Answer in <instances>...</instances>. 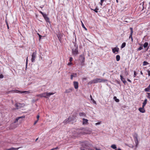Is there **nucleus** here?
Here are the masks:
<instances>
[{
	"label": "nucleus",
	"mask_w": 150,
	"mask_h": 150,
	"mask_svg": "<svg viewBox=\"0 0 150 150\" xmlns=\"http://www.w3.org/2000/svg\"><path fill=\"white\" fill-rule=\"evenodd\" d=\"M25 117V116H23L21 117H19L16 118L15 120V121L14 122V123H15L18 121L20 118H24Z\"/></svg>",
	"instance_id": "obj_18"
},
{
	"label": "nucleus",
	"mask_w": 150,
	"mask_h": 150,
	"mask_svg": "<svg viewBox=\"0 0 150 150\" xmlns=\"http://www.w3.org/2000/svg\"><path fill=\"white\" fill-rule=\"evenodd\" d=\"M24 105V104L21 103H17L15 104V106L16 107V108L17 109L21 108Z\"/></svg>",
	"instance_id": "obj_6"
},
{
	"label": "nucleus",
	"mask_w": 150,
	"mask_h": 150,
	"mask_svg": "<svg viewBox=\"0 0 150 150\" xmlns=\"http://www.w3.org/2000/svg\"><path fill=\"white\" fill-rule=\"evenodd\" d=\"M54 93H47L45 92L42 93V97H44L45 98H48L50 96L53 95Z\"/></svg>",
	"instance_id": "obj_3"
},
{
	"label": "nucleus",
	"mask_w": 150,
	"mask_h": 150,
	"mask_svg": "<svg viewBox=\"0 0 150 150\" xmlns=\"http://www.w3.org/2000/svg\"><path fill=\"white\" fill-rule=\"evenodd\" d=\"M76 43L74 44V46L75 47V49H73L72 50V53L73 55H76L79 54V51L78 50V47L76 46Z\"/></svg>",
	"instance_id": "obj_2"
},
{
	"label": "nucleus",
	"mask_w": 150,
	"mask_h": 150,
	"mask_svg": "<svg viewBox=\"0 0 150 150\" xmlns=\"http://www.w3.org/2000/svg\"><path fill=\"white\" fill-rule=\"evenodd\" d=\"M120 56L119 55H117L116 56V59L117 61H118L120 60Z\"/></svg>",
	"instance_id": "obj_23"
},
{
	"label": "nucleus",
	"mask_w": 150,
	"mask_h": 150,
	"mask_svg": "<svg viewBox=\"0 0 150 150\" xmlns=\"http://www.w3.org/2000/svg\"><path fill=\"white\" fill-rule=\"evenodd\" d=\"M72 63L71 62H69L68 64V65H72Z\"/></svg>",
	"instance_id": "obj_48"
},
{
	"label": "nucleus",
	"mask_w": 150,
	"mask_h": 150,
	"mask_svg": "<svg viewBox=\"0 0 150 150\" xmlns=\"http://www.w3.org/2000/svg\"><path fill=\"white\" fill-rule=\"evenodd\" d=\"M129 147H134V146L133 145H131L130 146H129Z\"/></svg>",
	"instance_id": "obj_61"
},
{
	"label": "nucleus",
	"mask_w": 150,
	"mask_h": 150,
	"mask_svg": "<svg viewBox=\"0 0 150 150\" xmlns=\"http://www.w3.org/2000/svg\"><path fill=\"white\" fill-rule=\"evenodd\" d=\"M36 53L35 52H34L33 53L31 59V61L32 62H34L35 61L36 58Z\"/></svg>",
	"instance_id": "obj_7"
},
{
	"label": "nucleus",
	"mask_w": 150,
	"mask_h": 150,
	"mask_svg": "<svg viewBox=\"0 0 150 150\" xmlns=\"http://www.w3.org/2000/svg\"><path fill=\"white\" fill-rule=\"evenodd\" d=\"M28 91H23L21 93H26Z\"/></svg>",
	"instance_id": "obj_60"
},
{
	"label": "nucleus",
	"mask_w": 150,
	"mask_h": 150,
	"mask_svg": "<svg viewBox=\"0 0 150 150\" xmlns=\"http://www.w3.org/2000/svg\"><path fill=\"white\" fill-rule=\"evenodd\" d=\"M91 97V100L93 101V103L96 104V102L94 100V99L92 98V96H90Z\"/></svg>",
	"instance_id": "obj_32"
},
{
	"label": "nucleus",
	"mask_w": 150,
	"mask_h": 150,
	"mask_svg": "<svg viewBox=\"0 0 150 150\" xmlns=\"http://www.w3.org/2000/svg\"><path fill=\"white\" fill-rule=\"evenodd\" d=\"M100 124V122H98L96 124V125H99Z\"/></svg>",
	"instance_id": "obj_56"
},
{
	"label": "nucleus",
	"mask_w": 150,
	"mask_h": 150,
	"mask_svg": "<svg viewBox=\"0 0 150 150\" xmlns=\"http://www.w3.org/2000/svg\"><path fill=\"white\" fill-rule=\"evenodd\" d=\"M91 9L94 11L96 13H97L98 12V9L97 8V7L94 10H93L92 9Z\"/></svg>",
	"instance_id": "obj_34"
},
{
	"label": "nucleus",
	"mask_w": 150,
	"mask_h": 150,
	"mask_svg": "<svg viewBox=\"0 0 150 150\" xmlns=\"http://www.w3.org/2000/svg\"><path fill=\"white\" fill-rule=\"evenodd\" d=\"M120 77L121 80L124 84H125L127 83V81H125V79L121 75H120Z\"/></svg>",
	"instance_id": "obj_14"
},
{
	"label": "nucleus",
	"mask_w": 150,
	"mask_h": 150,
	"mask_svg": "<svg viewBox=\"0 0 150 150\" xmlns=\"http://www.w3.org/2000/svg\"><path fill=\"white\" fill-rule=\"evenodd\" d=\"M143 49V47L140 46L139 48L137 49V51H139Z\"/></svg>",
	"instance_id": "obj_35"
},
{
	"label": "nucleus",
	"mask_w": 150,
	"mask_h": 150,
	"mask_svg": "<svg viewBox=\"0 0 150 150\" xmlns=\"http://www.w3.org/2000/svg\"><path fill=\"white\" fill-rule=\"evenodd\" d=\"M95 149L96 150H101L100 149H98L97 148H96Z\"/></svg>",
	"instance_id": "obj_59"
},
{
	"label": "nucleus",
	"mask_w": 150,
	"mask_h": 150,
	"mask_svg": "<svg viewBox=\"0 0 150 150\" xmlns=\"http://www.w3.org/2000/svg\"><path fill=\"white\" fill-rule=\"evenodd\" d=\"M150 89V84L149 85V86L147 88H146L144 89V91H145L148 92V91H149Z\"/></svg>",
	"instance_id": "obj_21"
},
{
	"label": "nucleus",
	"mask_w": 150,
	"mask_h": 150,
	"mask_svg": "<svg viewBox=\"0 0 150 150\" xmlns=\"http://www.w3.org/2000/svg\"><path fill=\"white\" fill-rule=\"evenodd\" d=\"M67 119L68 121V122H69L71 121V118L70 116L68 117V118Z\"/></svg>",
	"instance_id": "obj_33"
},
{
	"label": "nucleus",
	"mask_w": 150,
	"mask_h": 150,
	"mask_svg": "<svg viewBox=\"0 0 150 150\" xmlns=\"http://www.w3.org/2000/svg\"><path fill=\"white\" fill-rule=\"evenodd\" d=\"M82 146L83 148H85L88 149H90V148L92 147V145L89 144L82 142Z\"/></svg>",
	"instance_id": "obj_4"
},
{
	"label": "nucleus",
	"mask_w": 150,
	"mask_h": 150,
	"mask_svg": "<svg viewBox=\"0 0 150 150\" xmlns=\"http://www.w3.org/2000/svg\"><path fill=\"white\" fill-rule=\"evenodd\" d=\"M126 43L125 42H123L121 46V47L122 48L125 47L126 45Z\"/></svg>",
	"instance_id": "obj_25"
},
{
	"label": "nucleus",
	"mask_w": 150,
	"mask_h": 150,
	"mask_svg": "<svg viewBox=\"0 0 150 150\" xmlns=\"http://www.w3.org/2000/svg\"><path fill=\"white\" fill-rule=\"evenodd\" d=\"M73 76L72 75H71V80H72L73 79Z\"/></svg>",
	"instance_id": "obj_58"
},
{
	"label": "nucleus",
	"mask_w": 150,
	"mask_h": 150,
	"mask_svg": "<svg viewBox=\"0 0 150 150\" xmlns=\"http://www.w3.org/2000/svg\"><path fill=\"white\" fill-rule=\"evenodd\" d=\"M73 58L72 57H70L69 58V61L70 62H71L72 61Z\"/></svg>",
	"instance_id": "obj_41"
},
{
	"label": "nucleus",
	"mask_w": 150,
	"mask_h": 150,
	"mask_svg": "<svg viewBox=\"0 0 150 150\" xmlns=\"http://www.w3.org/2000/svg\"><path fill=\"white\" fill-rule=\"evenodd\" d=\"M136 75H137L136 72L135 71H134V77H135Z\"/></svg>",
	"instance_id": "obj_43"
},
{
	"label": "nucleus",
	"mask_w": 150,
	"mask_h": 150,
	"mask_svg": "<svg viewBox=\"0 0 150 150\" xmlns=\"http://www.w3.org/2000/svg\"><path fill=\"white\" fill-rule=\"evenodd\" d=\"M113 99L117 102H118L120 101L118 99H117L116 96H114L113 97Z\"/></svg>",
	"instance_id": "obj_22"
},
{
	"label": "nucleus",
	"mask_w": 150,
	"mask_h": 150,
	"mask_svg": "<svg viewBox=\"0 0 150 150\" xmlns=\"http://www.w3.org/2000/svg\"><path fill=\"white\" fill-rule=\"evenodd\" d=\"M88 120L87 119L83 118V124H86L88 123Z\"/></svg>",
	"instance_id": "obj_17"
},
{
	"label": "nucleus",
	"mask_w": 150,
	"mask_h": 150,
	"mask_svg": "<svg viewBox=\"0 0 150 150\" xmlns=\"http://www.w3.org/2000/svg\"><path fill=\"white\" fill-rule=\"evenodd\" d=\"M37 34L39 37V39L40 40L41 39L42 36L41 35H40L39 33H38Z\"/></svg>",
	"instance_id": "obj_39"
},
{
	"label": "nucleus",
	"mask_w": 150,
	"mask_h": 150,
	"mask_svg": "<svg viewBox=\"0 0 150 150\" xmlns=\"http://www.w3.org/2000/svg\"><path fill=\"white\" fill-rule=\"evenodd\" d=\"M127 80L129 82H130V83L132 82L131 81L130 79H127Z\"/></svg>",
	"instance_id": "obj_55"
},
{
	"label": "nucleus",
	"mask_w": 150,
	"mask_h": 150,
	"mask_svg": "<svg viewBox=\"0 0 150 150\" xmlns=\"http://www.w3.org/2000/svg\"><path fill=\"white\" fill-rule=\"evenodd\" d=\"M92 84L93 83H97V80L96 79H95L93 80H91Z\"/></svg>",
	"instance_id": "obj_27"
},
{
	"label": "nucleus",
	"mask_w": 150,
	"mask_h": 150,
	"mask_svg": "<svg viewBox=\"0 0 150 150\" xmlns=\"http://www.w3.org/2000/svg\"><path fill=\"white\" fill-rule=\"evenodd\" d=\"M135 144H136V147H137V144L138 143V141H135Z\"/></svg>",
	"instance_id": "obj_51"
},
{
	"label": "nucleus",
	"mask_w": 150,
	"mask_h": 150,
	"mask_svg": "<svg viewBox=\"0 0 150 150\" xmlns=\"http://www.w3.org/2000/svg\"><path fill=\"white\" fill-rule=\"evenodd\" d=\"M148 45V43L147 42H145L143 45V46L144 48L146 47Z\"/></svg>",
	"instance_id": "obj_24"
},
{
	"label": "nucleus",
	"mask_w": 150,
	"mask_h": 150,
	"mask_svg": "<svg viewBox=\"0 0 150 150\" xmlns=\"http://www.w3.org/2000/svg\"><path fill=\"white\" fill-rule=\"evenodd\" d=\"M116 82L117 83L119 84H120V82L119 81H118V80H116Z\"/></svg>",
	"instance_id": "obj_45"
},
{
	"label": "nucleus",
	"mask_w": 150,
	"mask_h": 150,
	"mask_svg": "<svg viewBox=\"0 0 150 150\" xmlns=\"http://www.w3.org/2000/svg\"><path fill=\"white\" fill-rule=\"evenodd\" d=\"M5 22H6V25H8V22H7V20H5Z\"/></svg>",
	"instance_id": "obj_57"
},
{
	"label": "nucleus",
	"mask_w": 150,
	"mask_h": 150,
	"mask_svg": "<svg viewBox=\"0 0 150 150\" xmlns=\"http://www.w3.org/2000/svg\"><path fill=\"white\" fill-rule=\"evenodd\" d=\"M43 17L47 23H50V19L47 16V15L46 14Z\"/></svg>",
	"instance_id": "obj_9"
},
{
	"label": "nucleus",
	"mask_w": 150,
	"mask_h": 150,
	"mask_svg": "<svg viewBox=\"0 0 150 150\" xmlns=\"http://www.w3.org/2000/svg\"><path fill=\"white\" fill-rule=\"evenodd\" d=\"M149 64V63L148 62L145 61H144L143 62V66L146 65L148 64Z\"/></svg>",
	"instance_id": "obj_28"
},
{
	"label": "nucleus",
	"mask_w": 150,
	"mask_h": 150,
	"mask_svg": "<svg viewBox=\"0 0 150 150\" xmlns=\"http://www.w3.org/2000/svg\"><path fill=\"white\" fill-rule=\"evenodd\" d=\"M130 30V37H132V34L133 33V29L132 28L130 27L129 28Z\"/></svg>",
	"instance_id": "obj_20"
},
{
	"label": "nucleus",
	"mask_w": 150,
	"mask_h": 150,
	"mask_svg": "<svg viewBox=\"0 0 150 150\" xmlns=\"http://www.w3.org/2000/svg\"><path fill=\"white\" fill-rule=\"evenodd\" d=\"M147 99H146L144 100L142 106L144 107L146 105V104L147 102Z\"/></svg>",
	"instance_id": "obj_19"
},
{
	"label": "nucleus",
	"mask_w": 150,
	"mask_h": 150,
	"mask_svg": "<svg viewBox=\"0 0 150 150\" xmlns=\"http://www.w3.org/2000/svg\"><path fill=\"white\" fill-rule=\"evenodd\" d=\"M79 60L81 62V65L83 66L84 65L85 57L83 55L80 56Z\"/></svg>",
	"instance_id": "obj_5"
},
{
	"label": "nucleus",
	"mask_w": 150,
	"mask_h": 150,
	"mask_svg": "<svg viewBox=\"0 0 150 150\" xmlns=\"http://www.w3.org/2000/svg\"><path fill=\"white\" fill-rule=\"evenodd\" d=\"M71 75L73 76V77H77V74L76 73H73Z\"/></svg>",
	"instance_id": "obj_31"
},
{
	"label": "nucleus",
	"mask_w": 150,
	"mask_h": 150,
	"mask_svg": "<svg viewBox=\"0 0 150 150\" xmlns=\"http://www.w3.org/2000/svg\"><path fill=\"white\" fill-rule=\"evenodd\" d=\"M115 150H122L120 148H118V149H115Z\"/></svg>",
	"instance_id": "obj_64"
},
{
	"label": "nucleus",
	"mask_w": 150,
	"mask_h": 150,
	"mask_svg": "<svg viewBox=\"0 0 150 150\" xmlns=\"http://www.w3.org/2000/svg\"><path fill=\"white\" fill-rule=\"evenodd\" d=\"M147 94H148V96H147L148 98H149L150 99V93H147Z\"/></svg>",
	"instance_id": "obj_47"
},
{
	"label": "nucleus",
	"mask_w": 150,
	"mask_h": 150,
	"mask_svg": "<svg viewBox=\"0 0 150 150\" xmlns=\"http://www.w3.org/2000/svg\"><path fill=\"white\" fill-rule=\"evenodd\" d=\"M28 56L27 57V58H26V65H27V63H28Z\"/></svg>",
	"instance_id": "obj_50"
},
{
	"label": "nucleus",
	"mask_w": 150,
	"mask_h": 150,
	"mask_svg": "<svg viewBox=\"0 0 150 150\" xmlns=\"http://www.w3.org/2000/svg\"><path fill=\"white\" fill-rule=\"evenodd\" d=\"M74 86L75 89H77L78 88L79 83L77 81H74L73 82Z\"/></svg>",
	"instance_id": "obj_11"
},
{
	"label": "nucleus",
	"mask_w": 150,
	"mask_h": 150,
	"mask_svg": "<svg viewBox=\"0 0 150 150\" xmlns=\"http://www.w3.org/2000/svg\"><path fill=\"white\" fill-rule=\"evenodd\" d=\"M39 117H40V116H39V115H37V120H38Z\"/></svg>",
	"instance_id": "obj_54"
},
{
	"label": "nucleus",
	"mask_w": 150,
	"mask_h": 150,
	"mask_svg": "<svg viewBox=\"0 0 150 150\" xmlns=\"http://www.w3.org/2000/svg\"><path fill=\"white\" fill-rule=\"evenodd\" d=\"M58 38L59 39V40L60 42V41H61V38H60V35H58Z\"/></svg>",
	"instance_id": "obj_42"
},
{
	"label": "nucleus",
	"mask_w": 150,
	"mask_h": 150,
	"mask_svg": "<svg viewBox=\"0 0 150 150\" xmlns=\"http://www.w3.org/2000/svg\"><path fill=\"white\" fill-rule=\"evenodd\" d=\"M112 51L114 53H115L116 52H118L119 51V49L117 47H115L114 48H112Z\"/></svg>",
	"instance_id": "obj_10"
},
{
	"label": "nucleus",
	"mask_w": 150,
	"mask_h": 150,
	"mask_svg": "<svg viewBox=\"0 0 150 150\" xmlns=\"http://www.w3.org/2000/svg\"><path fill=\"white\" fill-rule=\"evenodd\" d=\"M111 147L113 149H116V148H117L116 145L115 144L112 145L111 146Z\"/></svg>",
	"instance_id": "obj_26"
},
{
	"label": "nucleus",
	"mask_w": 150,
	"mask_h": 150,
	"mask_svg": "<svg viewBox=\"0 0 150 150\" xmlns=\"http://www.w3.org/2000/svg\"><path fill=\"white\" fill-rule=\"evenodd\" d=\"M80 150H85L84 149H83L81 147L80 149Z\"/></svg>",
	"instance_id": "obj_63"
},
{
	"label": "nucleus",
	"mask_w": 150,
	"mask_h": 150,
	"mask_svg": "<svg viewBox=\"0 0 150 150\" xmlns=\"http://www.w3.org/2000/svg\"><path fill=\"white\" fill-rule=\"evenodd\" d=\"M80 129L82 130L80 132L81 134H90L92 132L91 129L87 128H81Z\"/></svg>",
	"instance_id": "obj_1"
},
{
	"label": "nucleus",
	"mask_w": 150,
	"mask_h": 150,
	"mask_svg": "<svg viewBox=\"0 0 150 150\" xmlns=\"http://www.w3.org/2000/svg\"><path fill=\"white\" fill-rule=\"evenodd\" d=\"M79 115L80 116H84L85 115V113L83 112H80Z\"/></svg>",
	"instance_id": "obj_29"
},
{
	"label": "nucleus",
	"mask_w": 150,
	"mask_h": 150,
	"mask_svg": "<svg viewBox=\"0 0 150 150\" xmlns=\"http://www.w3.org/2000/svg\"><path fill=\"white\" fill-rule=\"evenodd\" d=\"M87 79V78L85 77L83 78L82 79L83 81L84 80H86Z\"/></svg>",
	"instance_id": "obj_53"
},
{
	"label": "nucleus",
	"mask_w": 150,
	"mask_h": 150,
	"mask_svg": "<svg viewBox=\"0 0 150 150\" xmlns=\"http://www.w3.org/2000/svg\"><path fill=\"white\" fill-rule=\"evenodd\" d=\"M21 146H20L17 148H14L12 147L11 148L5 150H18L19 148H21Z\"/></svg>",
	"instance_id": "obj_16"
},
{
	"label": "nucleus",
	"mask_w": 150,
	"mask_h": 150,
	"mask_svg": "<svg viewBox=\"0 0 150 150\" xmlns=\"http://www.w3.org/2000/svg\"><path fill=\"white\" fill-rule=\"evenodd\" d=\"M42 94H38V95H37L36 96H37V97H40L42 98Z\"/></svg>",
	"instance_id": "obj_37"
},
{
	"label": "nucleus",
	"mask_w": 150,
	"mask_h": 150,
	"mask_svg": "<svg viewBox=\"0 0 150 150\" xmlns=\"http://www.w3.org/2000/svg\"><path fill=\"white\" fill-rule=\"evenodd\" d=\"M92 84V81H89L88 83V85H90V84Z\"/></svg>",
	"instance_id": "obj_46"
},
{
	"label": "nucleus",
	"mask_w": 150,
	"mask_h": 150,
	"mask_svg": "<svg viewBox=\"0 0 150 150\" xmlns=\"http://www.w3.org/2000/svg\"><path fill=\"white\" fill-rule=\"evenodd\" d=\"M68 120H67V119H66L64 121V124H67L68 122Z\"/></svg>",
	"instance_id": "obj_36"
},
{
	"label": "nucleus",
	"mask_w": 150,
	"mask_h": 150,
	"mask_svg": "<svg viewBox=\"0 0 150 150\" xmlns=\"http://www.w3.org/2000/svg\"><path fill=\"white\" fill-rule=\"evenodd\" d=\"M97 83H101L102 82H105L107 81V80L106 79H101L100 78H96Z\"/></svg>",
	"instance_id": "obj_8"
},
{
	"label": "nucleus",
	"mask_w": 150,
	"mask_h": 150,
	"mask_svg": "<svg viewBox=\"0 0 150 150\" xmlns=\"http://www.w3.org/2000/svg\"><path fill=\"white\" fill-rule=\"evenodd\" d=\"M133 137L134 141H138V135L137 133H135L133 135Z\"/></svg>",
	"instance_id": "obj_13"
},
{
	"label": "nucleus",
	"mask_w": 150,
	"mask_h": 150,
	"mask_svg": "<svg viewBox=\"0 0 150 150\" xmlns=\"http://www.w3.org/2000/svg\"><path fill=\"white\" fill-rule=\"evenodd\" d=\"M147 71L148 73V75L149 76H150V71L149 70H147Z\"/></svg>",
	"instance_id": "obj_40"
},
{
	"label": "nucleus",
	"mask_w": 150,
	"mask_h": 150,
	"mask_svg": "<svg viewBox=\"0 0 150 150\" xmlns=\"http://www.w3.org/2000/svg\"><path fill=\"white\" fill-rule=\"evenodd\" d=\"M38 120H37L35 121L34 123V125H35L36 124V123L38 122Z\"/></svg>",
	"instance_id": "obj_52"
},
{
	"label": "nucleus",
	"mask_w": 150,
	"mask_h": 150,
	"mask_svg": "<svg viewBox=\"0 0 150 150\" xmlns=\"http://www.w3.org/2000/svg\"><path fill=\"white\" fill-rule=\"evenodd\" d=\"M81 22L82 23V27H83V28L86 30H87V28L85 26H84V24H83V23L81 21Z\"/></svg>",
	"instance_id": "obj_30"
},
{
	"label": "nucleus",
	"mask_w": 150,
	"mask_h": 150,
	"mask_svg": "<svg viewBox=\"0 0 150 150\" xmlns=\"http://www.w3.org/2000/svg\"><path fill=\"white\" fill-rule=\"evenodd\" d=\"M74 90V88L72 87L71 88L69 89H66L65 92V93H69L72 92Z\"/></svg>",
	"instance_id": "obj_12"
},
{
	"label": "nucleus",
	"mask_w": 150,
	"mask_h": 150,
	"mask_svg": "<svg viewBox=\"0 0 150 150\" xmlns=\"http://www.w3.org/2000/svg\"><path fill=\"white\" fill-rule=\"evenodd\" d=\"M32 102H36V100H35V99H33L32 100Z\"/></svg>",
	"instance_id": "obj_62"
},
{
	"label": "nucleus",
	"mask_w": 150,
	"mask_h": 150,
	"mask_svg": "<svg viewBox=\"0 0 150 150\" xmlns=\"http://www.w3.org/2000/svg\"><path fill=\"white\" fill-rule=\"evenodd\" d=\"M129 38H131V41L132 42H133V38H132V37H130V35H129Z\"/></svg>",
	"instance_id": "obj_49"
},
{
	"label": "nucleus",
	"mask_w": 150,
	"mask_h": 150,
	"mask_svg": "<svg viewBox=\"0 0 150 150\" xmlns=\"http://www.w3.org/2000/svg\"><path fill=\"white\" fill-rule=\"evenodd\" d=\"M139 111L142 113H144L145 112V110L144 109V107L142 106V107L139 108Z\"/></svg>",
	"instance_id": "obj_15"
},
{
	"label": "nucleus",
	"mask_w": 150,
	"mask_h": 150,
	"mask_svg": "<svg viewBox=\"0 0 150 150\" xmlns=\"http://www.w3.org/2000/svg\"><path fill=\"white\" fill-rule=\"evenodd\" d=\"M4 77V76L3 75L1 74L0 75V79H2Z\"/></svg>",
	"instance_id": "obj_44"
},
{
	"label": "nucleus",
	"mask_w": 150,
	"mask_h": 150,
	"mask_svg": "<svg viewBox=\"0 0 150 150\" xmlns=\"http://www.w3.org/2000/svg\"><path fill=\"white\" fill-rule=\"evenodd\" d=\"M40 13L42 14V15L43 16L45 15L46 14H44L43 12H42L41 11H40Z\"/></svg>",
	"instance_id": "obj_38"
}]
</instances>
